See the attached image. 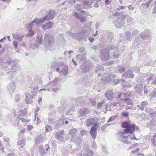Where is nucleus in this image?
Returning <instances> with one entry per match:
<instances>
[{"instance_id": "obj_1", "label": "nucleus", "mask_w": 156, "mask_h": 156, "mask_svg": "<svg viewBox=\"0 0 156 156\" xmlns=\"http://www.w3.org/2000/svg\"><path fill=\"white\" fill-rule=\"evenodd\" d=\"M136 126L134 124H131L127 118V133H132L135 130Z\"/></svg>"}, {"instance_id": "obj_2", "label": "nucleus", "mask_w": 156, "mask_h": 156, "mask_svg": "<svg viewBox=\"0 0 156 156\" xmlns=\"http://www.w3.org/2000/svg\"><path fill=\"white\" fill-rule=\"evenodd\" d=\"M98 127V124L97 123H95L94 124V125L91 127L90 130V133L91 134L93 138L94 139H95L97 134V130Z\"/></svg>"}, {"instance_id": "obj_3", "label": "nucleus", "mask_w": 156, "mask_h": 156, "mask_svg": "<svg viewBox=\"0 0 156 156\" xmlns=\"http://www.w3.org/2000/svg\"><path fill=\"white\" fill-rule=\"evenodd\" d=\"M55 14V12L53 10H51L48 13L47 15L41 20L40 22H43L45 20H49L53 19Z\"/></svg>"}, {"instance_id": "obj_4", "label": "nucleus", "mask_w": 156, "mask_h": 156, "mask_svg": "<svg viewBox=\"0 0 156 156\" xmlns=\"http://www.w3.org/2000/svg\"><path fill=\"white\" fill-rule=\"evenodd\" d=\"M155 122L154 119H152L148 123H146L147 127L151 129L155 126Z\"/></svg>"}, {"instance_id": "obj_5", "label": "nucleus", "mask_w": 156, "mask_h": 156, "mask_svg": "<svg viewBox=\"0 0 156 156\" xmlns=\"http://www.w3.org/2000/svg\"><path fill=\"white\" fill-rule=\"evenodd\" d=\"M53 23L50 22H48L42 26V28L44 30L50 29L53 26Z\"/></svg>"}, {"instance_id": "obj_6", "label": "nucleus", "mask_w": 156, "mask_h": 156, "mask_svg": "<svg viewBox=\"0 0 156 156\" xmlns=\"http://www.w3.org/2000/svg\"><path fill=\"white\" fill-rule=\"evenodd\" d=\"M150 31L149 30H148L146 31L145 32H143L140 34V36L142 38L144 39L146 37L149 35Z\"/></svg>"}, {"instance_id": "obj_7", "label": "nucleus", "mask_w": 156, "mask_h": 156, "mask_svg": "<svg viewBox=\"0 0 156 156\" xmlns=\"http://www.w3.org/2000/svg\"><path fill=\"white\" fill-rule=\"evenodd\" d=\"M134 76V75L132 70L129 69L127 70V78H133Z\"/></svg>"}, {"instance_id": "obj_8", "label": "nucleus", "mask_w": 156, "mask_h": 156, "mask_svg": "<svg viewBox=\"0 0 156 156\" xmlns=\"http://www.w3.org/2000/svg\"><path fill=\"white\" fill-rule=\"evenodd\" d=\"M122 127L123 128H125L124 130V133H122L123 135L125 133H127V122H125L122 123Z\"/></svg>"}, {"instance_id": "obj_9", "label": "nucleus", "mask_w": 156, "mask_h": 156, "mask_svg": "<svg viewBox=\"0 0 156 156\" xmlns=\"http://www.w3.org/2000/svg\"><path fill=\"white\" fill-rule=\"evenodd\" d=\"M95 121V119L94 118H92L91 119L89 120L87 122V126H89L93 124V122Z\"/></svg>"}, {"instance_id": "obj_10", "label": "nucleus", "mask_w": 156, "mask_h": 156, "mask_svg": "<svg viewBox=\"0 0 156 156\" xmlns=\"http://www.w3.org/2000/svg\"><path fill=\"white\" fill-rule=\"evenodd\" d=\"M145 111L147 113L149 114V115L152 113L153 111L152 109L148 107L146 108Z\"/></svg>"}, {"instance_id": "obj_11", "label": "nucleus", "mask_w": 156, "mask_h": 156, "mask_svg": "<svg viewBox=\"0 0 156 156\" xmlns=\"http://www.w3.org/2000/svg\"><path fill=\"white\" fill-rule=\"evenodd\" d=\"M130 135H129V138L131 139L134 140H137V139L135 136V134H133V133H130Z\"/></svg>"}, {"instance_id": "obj_12", "label": "nucleus", "mask_w": 156, "mask_h": 156, "mask_svg": "<svg viewBox=\"0 0 156 156\" xmlns=\"http://www.w3.org/2000/svg\"><path fill=\"white\" fill-rule=\"evenodd\" d=\"M118 117L117 115H115V116H112L110 117L108 120V122H109L112 121L114 120L115 119H116Z\"/></svg>"}, {"instance_id": "obj_13", "label": "nucleus", "mask_w": 156, "mask_h": 156, "mask_svg": "<svg viewBox=\"0 0 156 156\" xmlns=\"http://www.w3.org/2000/svg\"><path fill=\"white\" fill-rule=\"evenodd\" d=\"M78 14L77 13H75V16H76L77 18L79 19L81 22H83L85 20V17L83 18V17H81L80 18H78Z\"/></svg>"}, {"instance_id": "obj_14", "label": "nucleus", "mask_w": 156, "mask_h": 156, "mask_svg": "<svg viewBox=\"0 0 156 156\" xmlns=\"http://www.w3.org/2000/svg\"><path fill=\"white\" fill-rule=\"evenodd\" d=\"M149 116L151 118H153V119L156 118V112L153 111V112Z\"/></svg>"}, {"instance_id": "obj_15", "label": "nucleus", "mask_w": 156, "mask_h": 156, "mask_svg": "<svg viewBox=\"0 0 156 156\" xmlns=\"http://www.w3.org/2000/svg\"><path fill=\"white\" fill-rule=\"evenodd\" d=\"M153 76V75L152 74H151V76L150 77L147 78L146 79V80L147 82V83H149L151 80H152Z\"/></svg>"}, {"instance_id": "obj_16", "label": "nucleus", "mask_w": 156, "mask_h": 156, "mask_svg": "<svg viewBox=\"0 0 156 156\" xmlns=\"http://www.w3.org/2000/svg\"><path fill=\"white\" fill-rule=\"evenodd\" d=\"M150 97H156V91L154 90L149 95Z\"/></svg>"}, {"instance_id": "obj_17", "label": "nucleus", "mask_w": 156, "mask_h": 156, "mask_svg": "<svg viewBox=\"0 0 156 156\" xmlns=\"http://www.w3.org/2000/svg\"><path fill=\"white\" fill-rule=\"evenodd\" d=\"M133 101L130 98L127 97V105H132L133 104Z\"/></svg>"}, {"instance_id": "obj_18", "label": "nucleus", "mask_w": 156, "mask_h": 156, "mask_svg": "<svg viewBox=\"0 0 156 156\" xmlns=\"http://www.w3.org/2000/svg\"><path fill=\"white\" fill-rule=\"evenodd\" d=\"M152 0H150L147 2L146 3L144 4V5L146 6V8H148L150 4L151 3V2H152Z\"/></svg>"}, {"instance_id": "obj_19", "label": "nucleus", "mask_w": 156, "mask_h": 156, "mask_svg": "<svg viewBox=\"0 0 156 156\" xmlns=\"http://www.w3.org/2000/svg\"><path fill=\"white\" fill-rule=\"evenodd\" d=\"M127 41H130L131 40V34L130 33L127 31Z\"/></svg>"}, {"instance_id": "obj_20", "label": "nucleus", "mask_w": 156, "mask_h": 156, "mask_svg": "<svg viewBox=\"0 0 156 156\" xmlns=\"http://www.w3.org/2000/svg\"><path fill=\"white\" fill-rule=\"evenodd\" d=\"M137 107L141 110L143 111L144 110V107L141 105V104L140 105H138Z\"/></svg>"}, {"instance_id": "obj_21", "label": "nucleus", "mask_w": 156, "mask_h": 156, "mask_svg": "<svg viewBox=\"0 0 156 156\" xmlns=\"http://www.w3.org/2000/svg\"><path fill=\"white\" fill-rule=\"evenodd\" d=\"M33 128L32 125H28L27 126V129L28 131H30Z\"/></svg>"}, {"instance_id": "obj_22", "label": "nucleus", "mask_w": 156, "mask_h": 156, "mask_svg": "<svg viewBox=\"0 0 156 156\" xmlns=\"http://www.w3.org/2000/svg\"><path fill=\"white\" fill-rule=\"evenodd\" d=\"M147 102L146 101H143L141 103V105H142L144 107L147 105Z\"/></svg>"}, {"instance_id": "obj_23", "label": "nucleus", "mask_w": 156, "mask_h": 156, "mask_svg": "<svg viewBox=\"0 0 156 156\" xmlns=\"http://www.w3.org/2000/svg\"><path fill=\"white\" fill-rule=\"evenodd\" d=\"M20 120L21 121L23 122H29L30 121V120H26V119H23V118L20 119Z\"/></svg>"}, {"instance_id": "obj_24", "label": "nucleus", "mask_w": 156, "mask_h": 156, "mask_svg": "<svg viewBox=\"0 0 156 156\" xmlns=\"http://www.w3.org/2000/svg\"><path fill=\"white\" fill-rule=\"evenodd\" d=\"M151 142L154 145L156 146V139L152 138L151 140Z\"/></svg>"}, {"instance_id": "obj_25", "label": "nucleus", "mask_w": 156, "mask_h": 156, "mask_svg": "<svg viewBox=\"0 0 156 156\" xmlns=\"http://www.w3.org/2000/svg\"><path fill=\"white\" fill-rule=\"evenodd\" d=\"M34 31L31 30L29 31L28 35L30 36H32L34 35Z\"/></svg>"}, {"instance_id": "obj_26", "label": "nucleus", "mask_w": 156, "mask_h": 156, "mask_svg": "<svg viewBox=\"0 0 156 156\" xmlns=\"http://www.w3.org/2000/svg\"><path fill=\"white\" fill-rule=\"evenodd\" d=\"M127 97L128 96L131 97L133 96V92L131 91L130 92L129 94H128V93L127 92Z\"/></svg>"}, {"instance_id": "obj_27", "label": "nucleus", "mask_w": 156, "mask_h": 156, "mask_svg": "<svg viewBox=\"0 0 156 156\" xmlns=\"http://www.w3.org/2000/svg\"><path fill=\"white\" fill-rule=\"evenodd\" d=\"M144 90L145 94H147L148 93V90L147 89L146 86H144Z\"/></svg>"}, {"instance_id": "obj_28", "label": "nucleus", "mask_w": 156, "mask_h": 156, "mask_svg": "<svg viewBox=\"0 0 156 156\" xmlns=\"http://www.w3.org/2000/svg\"><path fill=\"white\" fill-rule=\"evenodd\" d=\"M139 33L138 30H135L133 31V35L134 36V35H136V34H138Z\"/></svg>"}, {"instance_id": "obj_29", "label": "nucleus", "mask_w": 156, "mask_h": 156, "mask_svg": "<svg viewBox=\"0 0 156 156\" xmlns=\"http://www.w3.org/2000/svg\"><path fill=\"white\" fill-rule=\"evenodd\" d=\"M76 129L75 128H74L73 129H71L70 130V133H71V134H72V133L73 132H74L75 133H76Z\"/></svg>"}, {"instance_id": "obj_30", "label": "nucleus", "mask_w": 156, "mask_h": 156, "mask_svg": "<svg viewBox=\"0 0 156 156\" xmlns=\"http://www.w3.org/2000/svg\"><path fill=\"white\" fill-rule=\"evenodd\" d=\"M111 2V0H105V3L107 5L109 4Z\"/></svg>"}, {"instance_id": "obj_31", "label": "nucleus", "mask_w": 156, "mask_h": 156, "mask_svg": "<svg viewBox=\"0 0 156 156\" xmlns=\"http://www.w3.org/2000/svg\"><path fill=\"white\" fill-rule=\"evenodd\" d=\"M102 105V103L100 102V103H98L97 107L98 108H99L101 107Z\"/></svg>"}, {"instance_id": "obj_32", "label": "nucleus", "mask_w": 156, "mask_h": 156, "mask_svg": "<svg viewBox=\"0 0 156 156\" xmlns=\"http://www.w3.org/2000/svg\"><path fill=\"white\" fill-rule=\"evenodd\" d=\"M13 45H14V46H15V47L16 48L17 47V42L15 41H14L13 43Z\"/></svg>"}, {"instance_id": "obj_33", "label": "nucleus", "mask_w": 156, "mask_h": 156, "mask_svg": "<svg viewBox=\"0 0 156 156\" xmlns=\"http://www.w3.org/2000/svg\"><path fill=\"white\" fill-rule=\"evenodd\" d=\"M156 13V6H155L154 9L153 10V12H152V13L153 14H154Z\"/></svg>"}, {"instance_id": "obj_34", "label": "nucleus", "mask_w": 156, "mask_h": 156, "mask_svg": "<svg viewBox=\"0 0 156 156\" xmlns=\"http://www.w3.org/2000/svg\"><path fill=\"white\" fill-rule=\"evenodd\" d=\"M139 148H136V150L135 151H132V153H133L135 154L137 153L138 151L139 150Z\"/></svg>"}, {"instance_id": "obj_35", "label": "nucleus", "mask_w": 156, "mask_h": 156, "mask_svg": "<svg viewBox=\"0 0 156 156\" xmlns=\"http://www.w3.org/2000/svg\"><path fill=\"white\" fill-rule=\"evenodd\" d=\"M122 115L123 117H127V113L126 112H123Z\"/></svg>"}, {"instance_id": "obj_36", "label": "nucleus", "mask_w": 156, "mask_h": 156, "mask_svg": "<svg viewBox=\"0 0 156 156\" xmlns=\"http://www.w3.org/2000/svg\"><path fill=\"white\" fill-rule=\"evenodd\" d=\"M128 9L130 10H133V7L132 6L129 5L128 6Z\"/></svg>"}, {"instance_id": "obj_37", "label": "nucleus", "mask_w": 156, "mask_h": 156, "mask_svg": "<svg viewBox=\"0 0 156 156\" xmlns=\"http://www.w3.org/2000/svg\"><path fill=\"white\" fill-rule=\"evenodd\" d=\"M89 40L90 42H92L94 41V39L93 38L91 37L89 38Z\"/></svg>"}, {"instance_id": "obj_38", "label": "nucleus", "mask_w": 156, "mask_h": 156, "mask_svg": "<svg viewBox=\"0 0 156 156\" xmlns=\"http://www.w3.org/2000/svg\"><path fill=\"white\" fill-rule=\"evenodd\" d=\"M152 83L154 84H156V77L155 78V80L152 82Z\"/></svg>"}, {"instance_id": "obj_39", "label": "nucleus", "mask_w": 156, "mask_h": 156, "mask_svg": "<svg viewBox=\"0 0 156 156\" xmlns=\"http://www.w3.org/2000/svg\"><path fill=\"white\" fill-rule=\"evenodd\" d=\"M42 100V98H40L38 100V103H40L41 101Z\"/></svg>"}, {"instance_id": "obj_40", "label": "nucleus", "mask_w": 156, "mask_h": 156, "mask_svg": "<svg viewBox=\"0 0 156 156\" xmlns=\"http://www.w3.org/2000/svg\"><path fill=\"white\" fill-rule=\"evenodd\" d=\"M65 69H66V71H67L68 70V66H65Z\"/></svg>"}, {"instance_id": "obj_41", "label": "nucleus", "mask_w": 156, "mask_h": 156, "mask_svg": "<svg viewBox=\"0 0 156 156\" xmlns=\"http://www.w3.org/2000/svg\"><path fill=\"white\" fill-rule=\"evenodd\" d=\"M153 138H154V139H155L156 138V133L153 135Z\"/></svg>"}, {"instance_id": "obj_42", "label": "nucleus", "mask_w": 156, "mask_h": 156, "mask_svg": "<svg viewBox=\"0 0 156 156\" xmlns=\"http://www.w3.org/2000/svg\"><path fill=\"white\" fill-rule=\"evenodd\" d=\"M46 90V89H40L39 90V91L40 92L41 90Z\"/></svg>"}, {"instance_id": "obj_43", "label": "nucleus", "mask_w": 156, "mask_h": 156, "mask_svg": "<svg viewBox=\"0 0 156 156\" xmlns=\"http://www.w3.org/2000/svg\"><path fill=\"white\" fill-rule=\"evenodd\" d=\"M45 130H46V132H48V129L46 127Z\"/></svg>"}, {"instance_id": "obj_44", "label": "nucleus", "mask_w": 156, "mask_h": 156, "mask_svg": "<svg viewBox=\"0 0 156 156\" xmlns=\"http://www.w3.org/2000/svg\"><path fill=\"white\" fill-rule=\"evenodd\" d=\"M3 38H2L0 40L1 42H3Z\"/></svg>"}, {"instance_id": "obj_45", "label": "nucleus", "mask_w": 156, "mask_h": 156, "mask_svg": "<svg viewBox=\"0 0 156 156\" xmlns=\"http://www.w3.org/2000/svg\"><path fill=\"white\" fill-rule=\"evenodd\" d=\"M128 57H129V58L130 57V59H132V57H131V55H128Z\"/></svg>"}, {"instance_id": "obj_46", "label": "nucleus", "mask_w": 156, "mask_h": 156, "mask_svg": "<svg viewBox=\"0 0 156 156\" xmlns=\"http://www.w3.org/2000/svg\"><path fill=\"white\" fill-rule=\"evenodd\" d=\"M47 146L48 147V148L46 149V151H47L48 150V149L49 148V145H47Z\"/></svg>"}, {"instance_id": "obj_47", "label": "nucleus", "mask_w": 156, "mask_h": 156, "mask_svg": "<svg viewBox=\"0 0 156 156\" xmlns=\"http://www.w3.org/2000/svg\"><path fill=\"white\" fill-rule=\"evenodd\" d=\"M24 130H22L21 131V133H23L24 132Z\"/></svg>"}, {"instance_id": "obj_48", "label": "nucleus", "mask_w": 156, "mask_h": 156, "mask_svg": "<svg viewBox=\"0 0 156 156\" xmlns=\"http://www.w3.org/2000/svg\"><path fill=\"white\" fill-rule=\"evenodd\" d=\"M59 68H57V69H56V70H57V72H58V71H59Z\"/></svg>"}, {"instance_id": "obj_49", "label": "nucleus", "mask_w": 156, "mask_h": 156, "mask_svg": "<svg viewBox=\"0 0 156 156\" xmlns=\"http://www.w3.org/2000/svg\"><path fill=\"white\" fill-rule=\"evenodd\" d=\"M65 122L66 124H67L68 123V122L67 121H66Z\"/></svg>"}, {"instance_id": "obj_50", "label": "nucleus", "mask_w": 156, "mask_h": 156, "mask_svg": "<svg viewBox=\"0 0 156 156\" xmlns=\"http://www.w3.org/2000/svg\"><path fill=\"white\" fill-rule=\"evenodd\" d=\"M136 129L137 130H138L139 129V128L138 126H136Z\"/></svg>"}, {"instance_id": "obj_51", "label": "nucleus", "mask_w": 156, "mask_h": 156, "mask_svg": "<svg viewBox=\"0 0 156 156\" xmlns=\"http://www.w3.org/2000/svg\"><path fill=\"white\" fill-rule=\"evenodd\" d=\"M2 48V46L0 44V48Z\"/></svg>"}, {"instance_id": "obj_52", "label": "nucleus", "mask_w": 156, "mask_h": 156, "mask_svg": "<svg viewBox=\"0 0 156 156\" xmlns=\"http://www.w3.org/2000/svg\"><path fill=\"white\" fill-rule=\"evenodd\" d=\"M73 52V51H69V53H70V52Z\"/></svg>"}, {"instance_id": "obj_53", "label": "nucleus", "mask_w": 156, "mask_h": 156, "mask_svg": "<svg viewBox=\"0 0 156 156\" xmlns=\"http://www.w3.org/2000/svg\"><path fill=\"white\" fill-rule=\"evenodd\" d=\"M129 108H130V107L129 106H127V109Z\"/></svg>"}, {"instance_id": "obj_54", "label": "nucleus", "mask_w": 156, "mask_h": 156, "mask_svg": "<svg viewBox=\"0 0 156 156\" xmlns=\"http://www.w3.org/2000/svg\"><path fill=\"white\" fill-rule=\"evenodd\" d=\"M3 38V40L5 39V37H4Z\"/></svg>"}, {"instance_id": "obj_55", "label": "nucleus", "mask_w": 156, "mask_h": 156, "mask_svg": "<svg viewBox=\"0 0 156 156\" xmlns=\"http://www.w3.org/2000/svg\"><path fill=\"white\" fill-rule=\"evenodd\" d=\"M1 143L0 142V147L1 146Z\"/></svg>"}, {"instance_id": "obj_56", "label": "nucleus", "mask_w": 156, "mask_h": 156, "mask_svg": "<svg viewBox=\"0 0 156 156\" xmlns=\"http://www.w3.org/2000/svg\"><path fill=\"white\" fill-rule=\"evenodd\" d=\"M136 145H138V143H136Z\"/></svg>"}, {"instance_id": "obj_57", "label": "nucleus", "mask_w": 156, "mask_h": 156, "mask_svg": "<svg viewBox=\"0 0 156 156\" xmlns=\"http://www.w3.org/2000/svg\"><path fill=\"white\" fill-rule=\"evenodd\" d=\"M120 95H119V98H120Z\"/></svg>"}, {"instance_id": "obj_58", "label": "nucleus", "mask_w": 156, "mask_h": 156, "mask_svg": "<svg viewBox=\"0 0 156 156\" xmlns=\"http://www.w3.org/2000/svg\"><path fill=\"white\" fill-rule=\"evenodd\" d=\"M127 116H128V112H127Z\"/></svg>"}]
</instances>
